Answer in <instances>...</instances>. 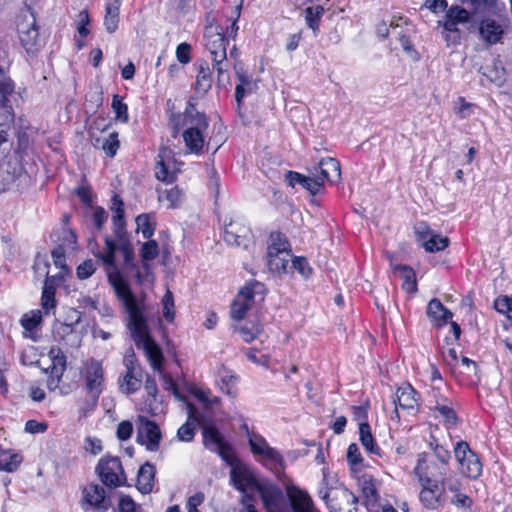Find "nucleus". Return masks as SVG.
<instances>
[{
	"mask_svg": "<svg viewBox=\"0 0 512 512\" xmlns=\"http://www.w3.org/2000/svg\"><path fill=\"white\" fill-rule=\"evenodd\" d=\"M487 72L484 75L490 78L491 81L501 85L505 81V68L500 60H495L492 68H487Z\"/></svg>",
	"mask_w": 512,
	"mask_h": 512,
	"instance_id": "nucleus-53",
	"label": "nucleus"
},
{
	"mask_svg": "<svg viewBox=\"0 0 512 512\" xmlns=\"http://www.w3.org/2000/svg\"><path fill=\"white\" fill-rule=\"evenodd\" d=\"M120 147V142L118 139V132L114 131L109 134V136L103 140L101 149L104 151L106 156L113 158L117 150Z\"/></svg>",
	"mask_w": 512,
	"mask_h": 512,
	"instance_id": "nucleus-52",
	"label": "nucleus"
},
{
	"mask_svg": "<svg viewBox=\"0 0 512 512\" xmlns=\"http://www.w3.org/2000/svg\"><path fill=\"white\" fill-rule=\"evenodd\" d=\"M479 35L488 45H495L501 42L504 29L496 20L485 18L479 24Z\"/></svg>",
	"mask_w": 512,
	"mask_h": 512,
	"instance_id": "nucleus-20",
	"label": "nucleus"
},
{
	"mask_svg": "<svg viewBox=\"0 0 512 512\" xmlns=\"http://www.w3.org/2000/svg\"><path fill=\"white\" fill-rule=\"evenodd\" d=\"M191 45L184 42L180 43L176 48V57L181 64H188L191 61Z\"/></svg>",
	"mask_w": 512,
	"mask_h": 512,
	"instance_id": "nucleus-64",
	"label": "nucleus"
},
{
	"mask_svg": "<svg viewBox=\"0 0 512 512\" xmlns=\"http://www.w3.org/2000/svg\"><path fill=\"white\" fill-rule=\"evenodd\" d=\"M201 430L204 447L217 453L227 464L233 465L235 461L233 448L217 426L203 427Z\"/></svg>",
	"mask_w": 512,
	"mask_h": 512,
	"instance_id": "nucleus-7",
	"label": "nucleus"
},
{
	"mask_svg": "<svg viewBox=\"0 0 512 512\" xmlns=\"http://www.w3.org/2000/svg\"><path fill=\"white\" fill-rule=\"evenodd\" d=\"M21 461L22 458L16 453L5 450L0 451V470L2 471L14 472L17 470Z\"/></svg>",
	"mask_w": 512,
	"mask_h": 512,
	"instance_id": "nucleus-44",
	"label": "nucleus"
},
{
	"mask_svg": "<svg viewBox=\"0 0 512 512\" xmlns=\"http://www.w3.org/2000/svg\"><path fill=\"white\" fill-rule=\"evenodd\" d=\"M49 281L50 277L47 276L41 297V305L45 314H48L49 310L56 306L55 288L49 284Z\"/></svg>",
	"mask_w": 512,
	"mask_h": 512,
	"instance_id": "nucleus-46",
	"label": "nucleus"
},
{
	"mask_svg": "<svg viewBox=\"0 0 512 512\" xmlns=\"http://www.w3.org/2000/svg\"><path fill=\"white\" fill-rule=\"evenodd\" d=\"M394 272L403 280L402 288L406 292H417L416 273L413 268L408 265L399 264L394 267Z\"/></svg>",
	"mask_w": 512,
	"mask_h": 512,
	"instance_id": "nucleus-33",
	"label": "nucleus"
},
{
	"mask_svg": "<svg viewBox=\"0 0 512 512\" xmlns=\"http://www.w3.org/2000/svg\"><path fill=\"white\" fill-rule=\"evenodd\" d=\"M257 489L260 493L261 500H262L264 506L268 510H271L278 506V503L282 497V492L280 491L279 488H277L275 486L266 487V486H261L258 484Z\"/></svg>",
	"mask_w": 512,
	"mask_h": 512,
	"instance_id": "nucleus-36",
	"label": "nucleus"
},
{
	"mask_svg": "<svg viewBox=\"0 0 512 512\" xmlns=\"http://www.w3.org/2000/svg\"><path fill=\"white\" fill-rule=\"evenodd\" d=\"M420 396L418 392L412 387L409 383H404L402 386L398 387L395 393V397L393 399V403L395 405L393 414L397 420L400 419V415L398 412V407L407 411H417L419 406Z\"/></svg>",
	"mask_w": 512,
	"mask_h": 512,
	"instance_id": "nucleus-13",
	"label": "nucleus"
},
{
	"mask_svg": "<svg viewBox=\"0 0 512 512\" xmlns=\"http://www.w3.org/2000/svg\"><path fill=\"white\" fill-rule=\"evenodd\" d=\"M454 454L460 465L461 473L472 479L481 475L482 464L479 457L473 452L466 441H459L454 447Z\"/></svg>",
	"mask_w": 512,
	"mask_h": 512,
	"instance_id": "nucleus-8",
	"label": "nucleus"
},
{
	"mask_svg": "<svg viewBox=\"0 0 512 512\" xmlns=\"http://www.w3.org/2000/svg\"><path fill=\"white\" fill-rule=\"evenodd\" d=\"M84 379L87 392L96 403L104 389V370L101 362L90 359L85 367Z\"/></svg>",
	"mask_w": 512,
	"mask_h": 512,
	"instance_id": "nucleus-11",
	"label": "nucleus"
},
{
	"mask_svg": "<svg viewBox=\"0 0 512 512\" xmlns=\"http://www.w3.org/2000/svg\"><path fill=\"white\" fill-rule=\"evenodd\" d=\"M427 316L434 326L442 327L452 319L453 313L439 299L433 298L427 305Z\"/></svg>",
	"mask_w": 512,
	"mask_h": 512,
	"instance_id": "nucleus-24",
	"label": "nucleus"
},
{
	"mask_svg": "<svg viewBox=\"0 0 512 512\" xmlns=\"http://www.w3.org/2000/svg\"><path fill=\"white\" fill-rule=\"evenodd\" d=\"M422 485L419 498L422 504L429 509H435L439 505L440 495L437 494L439 491V484H441V478L433 480L431 477H422L419 479Z\"/></svg>",
	"mask_w": 512,
	"mask_h": 512,
	"instance_id": "nucleus-17",
	"label": "nucleus"
},
{
	"mask_svg": "<svg viewBox=\"0 0 512 512\" xmlns=\"http://www.w3.org/2000/svg\"><path fill=\"white\" fill-rule=\"evenodd\" d=\"M95 471L101 482L108 488H117L126 484V474L119 457L101 458Z\"/></svg>",
	"mask_w": 512,
	"mask_h": 512,
	"instance_id": "nucleus-5",
	"label": "nucleus"
},
{
	"mask_svg": "<svg viewBox=\"0 0 512 512\" xmlns=\"http://www.w3.org/2000/svg\"><path fill=\"white\" fill-rule=\"evenodd\" d=\"M228 40L222 33H214L206 37V48L211 55L212 62L227 61Z\"/></svg>",
	"mask_w": 512,
	"mask_h": 512,
	"instance_id": "nucleus-22",
	"label": "nucleus"
},
{
	"mask_svg": "<svg viewBox=\"0 0 512 512\" xmlns=\"http://www.w3.org/2000/svg\"><path fill=\"white\" fill-rule=\"evenodd\" d=\"M110 507L111 500L102 486L91 483L83 488L81 508L85 512H107Z\"/></svg>",
	"mask_w": 512,
	"mask_h": 512,
	"instance_id": "nucleus-9",
	"label": "nucleus"
},
{
	"mask_svg": "<svg viewBox=\"0 0 512 512\" xmlns=\"http://www.w3.org/2000/svg\"><path fill=\"white\" fill-rule=\"evenodd\" d=\"M290 244L286 238V236L281 232H272L269 237V244L267 248V257H272L273 255H281L286 254V256H290Z\"/></svg>",
	"mask_w": 512,
	"mask_h": 512,
	"instance_id": "nucleus-30",
	"label": "nucleus"
},
{
	"mask_svg": "<svg viewBox=\"0 0 512 512\" xmlns=\"http://www.w3.org/2000/svg\"><path fill=\"white\" fill-rule=\"evenodd\" d=\"M142 384L141 370H126V374L119 378L120 390L127 394H133L138 391Z\"/></svg>",
	"mask_w": 512,
	"mask_h": 512,
	"instance_id": "nucleus-29",
	"label": "nucleus"
},
{
	"mask_svg": "<svg viewBox=\"0 0 512 512\" xmlns=\"http://www.w3.org/2000/svg\"><path fill=\"white\" fill-rule=\"evenodd\" d=\"M163 316L168 322H173L175 318L174 298L170 290H167L162 299Z\"/></svg>",
	"mask_w": 512,
	"mask_h": 512,
	"instance_id": "nucleus-57",
	"label": "nucleus"
},
{
	"mask_svg": "<svg viewBox=\"0 0 512 512\" xmlns=\"http://www.w3.org/2000/svg\"><path fill=\"white\" fill-rule=\"evenodd\" d=\"M360 441L364 448L371 454L380 455V448L376 444L368 422L359 423Z\"/></svg>",
	"mask_w": 512,
	"mask_h": 512,
	"instance_id": "nucleus-38",
	"label": "nucleus"
},
{
	"mask_svg": "<svg viewBox=\"0 0 512 512\" xmlns=\"http://www.w3.org/2000/svg\"><path fill=\"white\" fill-rule=\"evenodd\" d=\"M265 294L266 287L263 283L256 280L247 282L232 302L230 309L231 318L235 321L243 320L257 298L259 301H263Z\"/></svg>",
	"mask_w": 512,
	"mask_h": 512,
	"instance_id": "nucleus-4",
	"label": "nucleus"
},
{
	"mask_svg": "<svg viewBox=\"0 0 512 512\" xmlns=\"http://www.w3.org/2000/svg\"><path fill=\"white\" fill-rule=\"evenodd\" d=\"M17 31L20 44L27 54L35 55L44 46L45 41L40 36L36 17L29 9L19 16Z\"/></svg>",
	"mask_w": 512,
	"mask_h": 512,
	"instance_id": "nucleus-3",
	"label": "nucleus"
},
{
	"mask_svg": "<svg viewBox=\"0 0 512 512\" xmlns=\"http://www.w3.org/2000/svg\"><path fill=\"white\" fill-rule=\"evenodd\" d=\"M212 73L206 61L197 64L196 81L193 86L198 98H203L212 87Z\"/></svg>",
	"mask_w": 512,
	"mask_h": 512,
	"instance_id": "nucleus-25",
	"label": "nucleus"
},
{
	"mask_svg": "<svg viewBox=\"0 0 512 512\" xmlns=\"http://www.w3.org/2000/svg\"><path fill=\"white\" fill-rule=\"evenodd\" d=\"M137 230L141 231L143 238L150 239L155 231V224L151 222L149 214L143 213L136 217Z\"/></svg>",
	"mask_w": 512,
	"mask_h": 512,
	"instance_id": "nucleus-49",
	"label": "nucleus"
},
{
	"mask_svg": "<svg viewBox=\"0 0 512 512\" xmlns=\"http://www.w3.org/2000/svg\"><path fill=\"white\" fill-rule=\"evenodd\" d=\"M159 255V246L155 240H148L142 245L140 256L141 260H154Z\"/></svg>",
	"mask_w": 512,
	"mask_h": 512,
	"instance_id": "nucleus-56",
	"label": "nucleus"
},
{
	"mask_svg": "<svg viewBox=\"0 0 512 512\" xmlns=\"http://www.w3.org/2000/svg\"><path fill=\"white\" fill-rule=\"evenodd\" d=\"M155 176L158 180L166 183H173L176 180V173L169 171L163 159L156 163Z\"/></svg>",
	"mask_w": 512,
	"mask_h": 512,
	"instance_id": "nucleus-54",
	"label": "nucleus"
},
{
	"mask_svg": "<svg viewBox=\"0 0 512 512\" xmlns=\"http://www.w3.org/2000/svg\"><path fill=\"white\" fill-rule=\"evenodd\" d=\"M104 25L108 33H114L118 28L120 3L118 0L108 1L105 8Z\"/></svg>",
	"mask_w": 512,
	"mask_h": 512,
	"instance_id": "nucleus-35",
	"label": "nucleus"
},
{
	"mask_svg": "<svg viewBox=\"0 0 512 512\" xmlns=\"http://www.w3.org/2000/svg\"><path fill=\"white\" fill-rule=\"evenodd\" d=\"M434 409L440 413L446 422L455 424L458 420L456 412L452 407V402L447 397L437 399V405Z\"/></svg>",
	"mask_w": 512,
	"mask_h": 512,
	"instance_id": "nucleus-40",
	"label": "nucleus"
},
{
	"mask_svg": "<svg viewBox=\"0 0 512 512\" xmlns=\"http://www.w3.org/2000/svg\"><path fill=\"white\" fill-rule=\"evenodd\" d=\"M209 127V119L203 118L199 121L180 123V130L185 128L182 137L186 148L190 153L199 155L203 152L205 145L209 147V142L205 143V133Z\"/></svg>",
	"mask_w": 512,
	"mask_h": 512,
	"instance_id": "nucleus-6",
	"label": "nucleus"
},
{
	"mask_svg": "<svg viewBox=\"0 0 512 512\" xmlns=\"http://www.w3.org/2000/svg\"><path fill=\"white\" fill-rule=\"evenodd\" d=\"M42 321V314L40 310H33L22 316L20 323L27 332H33Z\"/></svg>",
	"mask_w": 512,
	"mask_h": 512,
	"instance_id": "nucleus-50",
	"label": "nucleus"
},
{
	"mask_svg": "<svg viewBox=\"0 0 512 512\" xmlns=\"http://www.w3.org/2000/svg\"><path fill=\"white\" fill-rule=\"evenodd\" d=\"M358 501V497L347 488H334L328 508L330 512H357Z\"/></svg>",
	"mask_w": 512,
	"mask_h": 512,
	"instance_id": "nucleus-14",
	"label": "nucleus"
},
{
	"mask_svg": "<svg viewBox=\"0 0 512 512\" xmlns=\"http://www.w3.org/2000/svg\"><path fill=\"white\" fill-rule=\"evenodd\" d=\"M433 451L435 457L442 464V467L439 469V478H441V485L442 487H444L446 484V467L451 459V453L450 451H448L446 448L439 444H435Z\"/></svg>",
	"mask_w": 512,
	"mask_h": 512,
	"instance_id": "nucleus-42",
	"label": "nucleus"
},
{
	"mask_svg": "<svg viewBox=\"0 0 512 512\" xmlns=\"http://www.w3.org/2000/svg\"><path fill=\"white\" fill-rule=\"evenodd\" d=\"M310 175L306 176L303 188L307 189L312 195H317L324 188L325 181L313 169L309 170Z\"/></svg>",
	"mask_w": 512,
	"mask_h": 512,
	"instance_id": "nucleus-47",
	"label": "nucleus"
},
{
	"mask_svg": "<svg viewBox=\"0 0 512 512\" xmlns=\"http://www.w3.org/2000/svg\"><path fill=\"white\" fill-rule=\"evenodd\" d=\"M111 107L115 113L116 120L122 123L129 121L128 106L120 95H113Z\"/></svg>",
	"mask_w": 512,
	"mask_h": 512,
	"instance_id": "nucleus-48",
	"label": "nucleus"
},
{
	"mask_svg": "<svg viewBox=\"0 0 512 512\" xmlns=\"http://www.w3.org/2000/svg\"><path fill=\"white\" fill-rule=\"evenodd\" d=\"M107 266V278L113 287L119 301L128 314L127 327L137 348L144 349L155 368L160 367L162 358L157 342L150 335L146 317L144 315V303L138 300L132 292L129 284L123 278L116 266L115 254L98 253L96 255Z\"/></svg>",
	"mask_w": 512,
	"mask_h": 512,
	"instance_id": "nucleus-1",
	"label": "nucleus"
},
{
	"mask_svg": "<svg viewBox=\"0 0 512 512\" xmlns=\"http://www.w3.org/2000/svg\"><path fill=\"white\" fill-rule=\"evenodd\" d=\"M195 425L197 424L193 420H189L188 417L186 423L177 431L178 439L183 442H191L195 437Z\"/></svg>",
	"mask_w": 512,
	"mask_h": 512,
	"instance_id": "nucleus-55",
	"label": "nucleus"
},
{
	"mask_svg": "<svg viewBox=\"0 0 512 512\" xmlns=\"http://www.w3.org/2000/svg\"><path fill=\"white\" fill-rule=\"evenodd\" d=\"M5 118L7 123L0 124V159L5 158L10 154L12 146H13V135L15 133V129L13 127V122H10L7 118V114H5Z\"/></svg>",
	"mask_w": 512,
	"mask_h": 512,
	"instance_id": "nucleus-31",
	"label": "nucleus"
},
{
	"mask_svg": "<svg viewBox=\"0 0 512 512\" xmlns=\"http://www.w3.org/2000/svg\"><path fill=\"white\" fill-rule=\"evenodd\" d=\"M156 468L150 463H144L137 475V488L143 494H149L152 492L154 487Z\"/></svg>",
	"mask_w": 512,
	"mask_h": 512,
	"instance_id": "nucleus-26",
	"label": "nucleus"
},
{
	"mask_svg": "<svg viewBox=\"0 0 512 512\" xmlns=\"http://www.w3.org/2000/svg\"><path fill=\"white\" fill-rule=\"evenodd\" d=\"M53 263L56 267L67 271L68 267L66 265V257H65V249L62 245H58L51 252Z\"/></svg>",
	"mask_w": 512,
	"mask_h": 512,
	"instance_id": "nucleus-62",
	"label": "nucleus"
},
{
	"mask_svg": "<svg viewBox=\"0 0 512 512\" xmlns=\"http://www.w3.org/2000/svg\"><path fill=\"white\" fill-rule=\"evenodd\" d=\"M286 494L293 512H319L307 491L290 485L286 488Z\"/></svg>",
	"mask_w": 512,
	"mask_h": 512,
	"instance_id": "nucleus-15",
	"label": "nucleus"
},
{
	"mask_svg": "<svg viewBox=\"0 0 512 512\" xmlns=\"http://www.w3.org/2000/svg\"><path fill=\"white\" fill-rule=\"evenodd\" d=\"M260 456L264 461V465L270 470L276 473H280L284 470V459L275 448L269 446Z\"/></svg>",
	"mask_w": 512,
	"mask_h": 512,
	"instance_id": "nucleus-37",
	"label": "nucleus"
},
{
	"mask_svg": "<svg viewBox=\"0 0 512 512\" xmlns=\"http://www.w3.org/2000/svg\"><path fill=\"white\" fill-rule=\"evenodd\" d=\"M291 269L298 271L299 274L306 279L309 278L312 273V269L305 257H294L291 260Z\"/></svg>",
	"mask_w": 512,
	"mask_h": 512,
	"instance_id": "nucleus-60",
	"label": "nucleus"
},
{
	"mask_svg": "<svg viewBox=\"0 0 512 512\" xmlns=\"http://www.w3.org/2000/svg\"><path fill=\"white\" fill-rule=\"evenodd\" d=\"M22 160V153L18 150L1 159L0 192L23 191L31 185L32 178L25 170Z\"/></svg>",
	"mask_w": 512,
	"mask_h": 512,
	"instance_id": "nucleus-2",
	"label": "nucleus"
},
{
	"mask_svg": "<svg viewBox=\"0 0 512 512\" xmlns=\"http://www.w3.org/2000/svg\"><path fill=\"white\" fill-rule=\"evenodd\" d=\"M449 245L448 237L442 236L438 233H433L422 244L426 252L434 253L444 250Z\"/></svg>",
	"mask_w": 512,
	"mask_h": 512,
	"instance_id": "nucleus-43",
	"label": "nucleus"
},
{
	"mask_svg": "<svg viewBox=\"0 0 512 512\" xmlns=\"http://www.w3.org/2000/svg\"><path fill=\"white\" fill-rule=\"evenodd\" d=\"M137 421V442L144 445L150 452L158 451L162 439V433L158 424L143 415H139Z\"/></svg>",
	"mask_w": 512,
	"mask_h": 512,
	"instance_id": "nucleus-10",
	"label": "nucleus"
},
{
	"mask_svg": "<svg viewBox=\"0 0 512 512\" xmlns=\"http://www.w3.org/2000/svg\"><path fill=\"white\" fill-rule=\"evenodd\" d=\"M249 445L251 452L257 456H260L267 448H269V444L265 438L257 434H254L249 438Z\"/></svg>",
	"mask_w": 512,
	"mask_h": 512,
	"instance_id": "nucleus-59",
	"label": "nucleus"
},
{
	"mask_svg": "<svg viewBox=\"0 0 512 512\" xmlns=\"http://www.w3.org/2000/svg\"><path fill=\"white\" fill-rule=\"evenodd\" d=\"M238 332L242 339L249 343L252 342L263 331L262 325L259 322L249 321L244 325L238 327Z\"/></svg>",
	"mask_w": 512,
	"mask_h": 512,
	"instance_id": "nucleus-45",
	"label": "nucleus"
},
{
	"mask_svg": "<svg viewBox=\"0 0 512 512\" xmlns=\"http://www.w3.org/2000/svg\"><path fill=\"white\" fill-rule=\"evenodd\" d=\"M113 216V232L114 236L127 234L126 231V221L124 217V202L120 198L119 195L115 194L112 197V207Z\"/></svg>",
	"mask_w": 512,
	"mask_h": 512,
	"instance_id": "nucleus-27",
	"label": "nucleus"
},
{
	"mask_svg": "<svg viewBox=\"0 0 512 512\" xmlns=\"http://www.w3.org/2000/svg\"><path fill=\"white\" fill-rule=\"evenodd\" d=\"M187 415L189 416V420H193L201 429H203V427L216 425L215 413L213 408H211V404L202 405L201 409H198L195 405L188 402Z\"/></svg>",
	"mask_w": 512,
	"mask_h": 512,
	"instance_id": "nucleus-21",
	"label": "nucleus"
},
{
	"mask_svg": "<svg viewBox=\"0 0 512 512\" xmlns=\"http://www.w3.org/2000/svg\"><path fill=\"white\" fill-rule=\"evenodd\" d=\"M77 31L81 37H86L90 33V30L88 28L90 24V17L86 10L80 11L77 20Z\"/></svg>",
	"mask_w": 512,
	"mask_h": 512,
	"instance_id": "nucleus-61",
	"label": "nucleus"
},
{
	"mask_svg": "<svg viewBox=\"0 0 512 512\" xmlns=\"http://www.w3.org/2000/svg\"><path fill=\"white\" fill-rule=\"evenodd\" d=\"M159 349H160V352H161V360H160V367L159 368H155L150 360V358L148 357L146 351L143 349L151 367L153 368L154 371L158 372L159 374H161L163 376V380H164V389L165 390H168V391H171L173 393V395L178 399V400H183V396L180 394L179 392V389H178V386L177 384L175 383V381L173 380V378L168 375V374H164V367H163V364H164V356H163V352H162V349L161 347L158 345Z\"/></svg>",
	"mask_w": 512,
	"mask_h": 512,
	"instance_id": "nucleus-39",
	"label": "nucleus"
},
{
	"mask_svg": "<svg viewBox=\"0 0 512 512\" xmlns=\"http://www.w3.org/2000/svg\"><path fill=\"white\" fill-rule=\"evenodd\" d=\"M252 238L251 229L239 221H230L225 225L224 241L229 245L247 249Z\"/></svg>",
	"mask_w": 512,
	"mask_h": 512,
	"instance_id": "nucleus-12",
	"label": "nucleus"
},
{
	"mask_svg": "<svg viewBox=\"0 0 512 512\" xmlns=\"http://www.w3.org/2000/svg\"><path fill=\"white\" fill-rule=\"evenodd\" d=\"M324 181L337 182L341 178L340 163L335 158L326 157L312 168Z\"/></svg>",
	"mask_w": 512,
	"mask_h": 512,
	"instance_id": "nucleus-23",
	"label": "nucleus"
},
{
	"mask_svg": "<svg viewBox=\"0 0 512 512\" xmlns=\"http://www.w3.org/2000/svg\"><path fill=\"white\" fill-rule=\"evenodd\" d=\"M136 503L129 495H121L119 498L118 507L114 512H135Z\"/></svg>",
	"mask_w": 512,
	"mask_h": 512,
	"instance_id": "nucleus-63",
	"label": "nucleus"
},
{
	"mask_svg": "<svg viewBox=\"0 0 512 512\" xmlns=\"http://www.w3.org/2000/svg\"><path fill=\"white\" fill-rule=\"evenodd\" d=\"M144 389L147 392L148 398L145 400L144 411L150 416L154 417L159 414L158 406L156 405L158 396V387L154 377L147 375L144 383Z\"/></svg>",
	"mask_w": 512,
	"mask_h": 512,
	"instance_id": "nucleus-28",
	"label": "nucleus"
},
{
	"mask_svg": "<svg viewBox=\"0 0 512 512\" xmlns=\"http://www.w3.org/2000/svg\"><path fill=\"white\" fill-rule=\"evenodd\" d=\"M97 261L87 259L78 265L76 269L77 277L81 280L87 279L96 271Z\"/></svg>",
	"mask_w": 512,
	"mask_h": 512,
	"instance_id": "nucleus-58",
	"label": "nucleus"
},
{
	"mask_svg": "<svg viewBox=\"0 0 512 512\" xmlns=\"http://www.w3.org/2000/svg\"><path fill=\"white\" fill-rule=\"evenodd\" d=\"M325 10L321 5H313L305 8V21L307 26L316 32L319 29V21L322 18Z\"/></svg>",
	"mask_w": 512,
	"mask_h": 512,
	"instance_id": "nucleus-41",
	"label": "nucleus"
},
{
	"mask_svg": "<svg viewBox=\"0 0 512 512\" xmlns=\"http://www.w3.org/2000/svg\"><path fill=\"white\" fill-rule=\"evenodd\" d=\"M48 356L51 359L50 374L61 379L67 366V358L59 347H51Z\"/></svg>",
	"mask_w": 512,
	"mask_h": 512,
	"instance_id": "nucleus-32",
	"label": "nucleus"
},
{
	"mask_svg": "<svg viewBox=\"0 0 512 512\" xmlns=\"http://www.w3.org/2000/svg\"><path fill=\"white\" fill-rule=\"evenodd\" d=\"M230 478L234 485V487L246 494L245 491L247 488L252 486H257L255 479L245 470L240 468H232L230 471Z\"/></svg>",
	"mask_w": 512,
	"mask_h": 512,
	"instance_id": "nucleus-34",
	"label": "nucleus"
},
{
	"mask_svg": "<svg viewBox=\"0 0 512 512\" xmlns=\"http://www.w3.org/2000/svg\"><path fill=\"white\" fill-rule=\"evenodd\" d=\"M199 98L195 94V96H192L189 98L186 104V108L182 114L173 115L171 119L172 123V137L176 138L180 132V123H188V122H194L199 121L203 118H208L207 115L203 112H199L196 109L197 100Z\"/></svg>",
	"mask_w": 512,
	"mask_h": 512,
	"instance_id": "nucleus-16",
	"label": "nucleus"
},
{
	"mask_svg": "<svg viewBox=\"0 0 512 512\" xmlns=\"http://www.w3.org/2000/svg\"><path fill=\"white\" fill-rule=\"evenodd\" d=\"M289 256L281 257L280 255H273L272 257H267V265L270 271L277 273H287L288 268H291L289 264L290 260Z\"/></svg>",
	"mask_w": 512,
	"mask_h": 512,
	"instance_id": "nucleus-51",
	"label": "nucleus"
},
{
	"mask_svg": "<svg viewBox=\"0 0 512 512\" xmlns=\"http://www.w3.org/2000/svg\"><path fill=\"white\" fill-rule=\"evenodd\" d=\"M358 485L364 498L363 503L367 509L370 512L377 510L380 496L376 487L375 479L371 475L364 474L358 479Z\"/></svg>",
	"mask_w": 512,
	"mask_h": 512,
	"instance_id": "nucleus-18",
	"label": "nucleus"
},
{
	"mask_svg": "<svg viewBox=\"0 0 512 512\" xmlns=\"http://www.w3.org/2000/svg\"><path fill=\"white\" fill-rule=\"evenodd\" d=\"M472 19V13L460 5L450 6L445 13L444 20L438 21V26H442L444 30H451L450 27H458L459 24H465Z\"/></svg>",
	"mask_w": 512,
	"mask_h": 512,
	"instance_id": "nucleus-19",
	"label": "nucleus"
}]
</instances>
